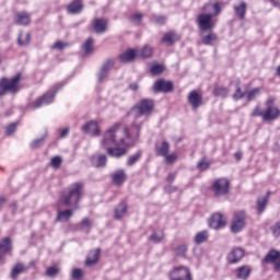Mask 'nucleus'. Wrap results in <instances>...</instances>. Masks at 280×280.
Instances as JSON below:
<instances>
[{"label": "nucleus", "instance_id": "1", "mask_svg": "<svg viewBox=\"0 0 280 280\" xmlns=\"http://www.w3.org/2000/svg\"><path fill=\"white\" fill-rule=\"evenodd\" d=\"M141 127L135 125L131 129H120L118 126L109 128L101 141V147L107 151L109 156L121 159L128 154L126 148H132L139 139Z\"/></svg>", "mask_w": 280, "mask_h": 280}, {"label": "nucleus", "instance_id": "2", "mask_svg": "<svg viewBox=\"0 0 280 280\" xmlns=\"http://www.w3.org/2000/svg\"><path fill=\"white\" fill-rule=\"evenodd\" d=\"M83 189L84 184L82 183H74L70 185L68 190L61 197L63 205H67V207H74V209H78V203L82 198Z\"/></svg>", "mask_w": 280, "mask_h": 280}, {"label": "nucleus", "instance_id": "3", "mask_svg": "<svg viewBox=\"0 0 280 280\" xmlns=\"http://www.w3.org/2000/svg\"><path fill=\"white\" fill-rule=\"evenodd\" d=\"M20 82H21V73H18L11 79H8V78L0 79V97H3V95H8V93L15 95V93L20 91V88H19Z\"/></svg>", "mask_w": 280, "mask_h": 280}, {"label": "nucleus", "instance_id": "4", "mask_svg": "<svg viewBox=\"0 0 280 280\" xmlns=\"http://www.w3.org/2000/svg\"><path fill=\"white\" fill-rule=\"evenodd\" d=\"M253 115L254 117H261L262 121H275L279 119L280 109L277 106H267L265 109L256 107Z\"/></svg>", "mask_w": 280, "mask_h": 280}, {"label": "nucleus", "instance_id": "5", "mask_svg": "<svg viewBox=\"0 0 280 280\" xmlns=\"http://www.w3.org/2000/svg\"><path fill=\"white\" fill-rule=\"evenodd\" d=\"M212 191L217 198L229 196V192L231 191V182L224 177L214 180L212 184Z\"/></svg>", "mask_w": 280, "mask_h": 280}, {"label": "nucleus", "instance_id": "6", "mask_svg": "<svg viewBox=\"0 0 280 280\" xmlns=\"http://www.w3.org/2000/svg\"><path fill=\"white\" fill-rule=\"evenodd\" d=\"M197 24L201 32H213L215 22L213 21V13H201L197 16Z\"/></svg>", "mask_w": 280, "mask_h": 280}, {"label": "nucleus", "instance_id": "7", "mask_svg": "<svg viewBox=\"0 0 280 280\" xmlns=\"http://www.w3.org/2000/svg\"><path fill=\"white\" fill-rule=\"evenodd\" d=\"M246 226V212L238 211L234 214L231 224L232 233H240Z\"/></svg>", "mask_w": 280, "mask_h": 280}, {"label": "nucleus", "instance_id": "8", "mask_svg": "<svg viewBox=\"0 0 280 280\" xmlns=\"http://www.w3.org/2000/svg\"><path fill=\"white\" fill-rule=\"evenodd\" d=\"M170 280H191V271L186 266L175 267L170 272Z\"/></svg>", "mask_w": 280, "mask_h": 280}, {"label": "nucleus", "instance_id": "9", "mask_svg": "<svg viewBox=\"0 0 280 280\" xmlns=\"http://www.w3.org/2000/svg\"><path fill=\"white\" fill-rule=\"evenodd\" d=\"M153 91L155 93H173L174 92V83L172 81H167L165 79L156 80L153 84Z\"/></svg>", "mask_w": 280, "mask_h": 280}, {"label": "nucleus", "instance_id": "10", "mask_svg": "<svg viewBox=\"0 0 280 280\" xmlns=\"http://www.w3.org/2000/svg\"><path fill=\"white\" fill-rule=\"evenodd\" d=\"M264 264H272L276 272H280V252L277 249H270L262 259Z\"/></svg>", "mask_w": 280, "mask_h": 280}, {"label": "nucleus", "instance_id": "11", "mask_svg": "<svg viewBox=\"0 0 280 280\" xmlns=\"http://www.w3.org/2000/svg\"><path fill=\"white\" fill-rule=\"evenodd\" d=\"M60 91V88H57L55 90H49L44 95L39 96L36 101L34 106H47L49 104H54V100L56 97V93Z\"/></svg>", "mask_w": 280, "mask_h": 280}, {"label": "nucleus", "instance_id": "12", "mask_svg": "<svg viewBox=\"0 0 280 280\" xmlns=\"http://www.w3.org/2000/svg\"><path fill=\"white\" fill-rule=\"evenodd\" d=\"M209 226L214 231L224 229V226H226V219H224V215H222V213H214L209 220Z\"/></svg>", "mask_w": 280, "mask_h": 280}, {"label": "nucleus", "instance_id": "13", "mask_svg": "<svg viewBox=\"0 0 280 280\" xmlns=\"http://www.w3.org/2000/svg\"><path fill=\"white\" fill-rule=\"evenodd\" d=\"M92 27L95 34H106L108 30V20L104 18H97L92 21Z\"/></svg>", "mask_w": 280, "mask_h": 280}, {"label": "nucleus", "instance_id": "14", "mask_svg": "<svg viewBox=\"0 0 280 280\" xmlns=\"http://www.w3.org/2000/svg\"><path fill=\"white\" fill-rule=\"evenodd\" d=\"M245 252L242 247H236L228 255V264H237L244 257Z\"/></svg>", "mask_w": 280, "mask_h": 280}, {"label": "nucleus", "instance_id": "15", "mask_svg": "<svg viewBox=\"0 0 280 280\" xmlns=\"http://www.w3.org/2000/svg\"><path fill=\"white\" fill-rule=\"evenodd\" d=\"M81 130L86 132V135H91L92 137H97L100 135V126L97 125V121L94 120L88 121L81 127Z\"/></svg>", "mask_w": 280, "mask_h": 280}, {"label": "nucleus", "instance_id": "16", "mask_svg": "<svg viewBox=\"0 0 280 280\" xmlns=\"http://www.w3.org/2000/svg\"><path fill=\"white\" fill-rule=\"evenodd\" d=\"M68 14H82L84 11V2L82 0H72L68 7Z\"/></svg>", "mask_w": 280, "mask_h": 280}, {"label": "nucleus", "instance_id": "17", "mask_svg": "<svg viewBox=\"0 0 280 280\" xmlns=\"http://www.w3.org/2000/svg\"><path fill=\"white\" fill-rule=\"evenodd\" d=\"M154 110L153 106H135L131 108L130 115L135 117H141V115H152Z\"/></svg>", "mask_w": 280, "mask_h": 280}, {"label": "nucleus", "instance_id": "18", "mask_svg": "<svg viewBox=\"0 0 280 280\" xmlns=\"http://www.w3.org/2000/svg\"><path fill=\"white\" fill-rule=\"evenodd\" d=\"M10 250H12V241H10L9 237H5L0 242V264L5 261V255H3V253H10Z\"/></svg>", "mask_w": 280, "mask_h": 280}, {"label": "nucleus", "instance_id": "19", "mask_svg": "<svg viewBox=\"0 0 280 280\" xmlns=\"http://www.w3.org/2000/svg\"><path fill=\"white\" fill-rule=\"evenodd\" d=\"M246 10H248V4L245 1L234 5V14L240 21L246 19Z\"/></svg>", "mask_w": 280, "mask_h": 280}, {"label": "nucleus", "instance_id": "20", "mask_svg": "<svg viewBox=\"0 0 280 280\" xmlns=\"http://www.w3.org/2000/svg\"><path fill=\"white\" fill-rule=\"evenodd\" d=\"M101 254H102V249L100 248L91 250L86 257L85 266H94V264H97V261H100Z\"/></svg>", "mask_w": 280, "mask_h": 280}, {"label": "nucleus", "instance_id": "21", "mask_svg": "<svg viewBox=\"0 0 280 280\" xmlns=\"http://www.w3.org/2000/svg\"><path fill=\"white\" fill-rule=\"evenodd\" d=\"M32 22V18L30 13L22 11L15 14V23L16 25H30Z\"/></svg>", "mask_w": 280, "mask_h": 280}, {"label": "nucleus", "instance_id": "22", "mask_svg": "<svg viewBox=\"0 0 280 280\" xmlns=\"http://www.w3.org/2000/svg\"><path fill=\"white\" fill-rule=\"evenodd\" d=\"M128 211V203L126 201H121L115 209V214L114 218L116 220H121L125 215L126 212Z\"/></svg>", "mask_w": 280, "mask_h": 280}, {"label": "nucleus", "instance_id": "23", "mask_svg": "<svg viewBox=\"0 0 280 280\" xmlns=\"http://www.w3.org/2000/svg\"><path fill=\"white\" fill-rule=\"evenodd\" d=\"M188 102L192 106H201L202 104V95L198 93L197 91H191L188 94Z\"/></svg>", "mask_w": 280, "mask_h": 280}, {"label": "nucleus", "instance_id": "24", "mask_svg": "<svg viewBox=\"0 0 280 280\" xmlns=\"http://www.w3.org/2000/svg\"><path fill=\"white\" fill-rule=\"evenodd\" d=\"M31 40H32V34L30 33L24 34L23 31L19 33L18 45L20 47H28Z\"/></svg>", "mask_w": 280, "mask_h": 280}, {"label": "nucleus", "instance_id": "25", "mask_svg": "<svg viewBox=\"0 0 280 280\" xmlns=\"http://www.w3.org/2000/svg\"><path fill=\"white\" fill-rule=\"evenodd\" d=\"M250 272H252L250 266L244 265L237 268L236 278L246 280L248 279V277H250Z\"/></svg>", "mask_w": 280, "mask_h": 280}, {"label": "nucleus", "instance_id": "26", "mask_svg": "<svg viewBox=\"0 0 280 280\" xmlns=\"http://www.w3.org/2000/svg\"><path fill=\"white\" fill-rule=\"evenodd\" d=\"M137 58L135 49H128L119 56L120 62H132Z\"/></svg>", "mask_w": 280, "mask_h": 280}, {"label": "nucleus", "instance_id": "27", "mask_svg": "<svg viewBox=\"0 0 280 280\" xmlns=\"http://www.w3.org/2000/svg\"><path fill=\"white\" fill-rule=\"evenodd\" d=\"M158 156H167L170 154V142L163 141L161 145L155 147Z\"/></svg>", "mask_w": 280, "mask_h": 280}, {"label": "nucleus", "instance_id": "28", "mask_svg": "<svg viewBox=\"0 0 280 280\" xmlns=\"http://www.w3.org/2000/svg\"><path fill=\"white\" fill-rule=\"evenodd\" d=\"M106 155H93L91 158V163L93 165V167H104V165H106Z\"/></svg>", "mask_w": 280, "mask_h": 280}, {"label": "nucleus", "instance_id": "29", "mask_svg": "<svg viewBox=\"0 0 280 280\" xmlns=\"http://www.w3.org/2000/svg\"><path fill=\"white\" fill-rule=\"evenodd\" d=\"M269 198H270V192H268L266 196L259 197L257 199L258 213H264V211H266V206L268 205V199Z\"/></svg>", "mask_w": 280, "mask_h": 280}, {"label": "nucleus", "instance_id": "30", "mask_svg": "<svg viewBox=\"0 0 280 280\" xmlns=\"http://www.w3.org/2000/svg\"><path fill=\"white\" fill-rule=\"evenodd\" d=\"M27 268L22 262H18L14 265V267L11 270V279H16L19 275H22V272H25Z\"/></svg>", "mask_w": 280, "mask_h": 280}, {"label": "nucleus", "instance_id": "31", "mask_svg": "<svg viewBox=\"0 0 280 280\" xmlns=\"http://www.w3.org/2000/svg\"><path fill=\"white\" fill-rule=\"evenodd\" d=\"M261 95V89L255 88L250 91L245 92L246 102H253V100H257Z\"/></svg>", "mask_w": 280, "mask_h": 280}, {"label": "nucleus", "instance_id": "32", "mask_svg": "<svg viewBox=\"0 0 280 280\" xmlns=\"http://www.w3.org/2000/svg\"><path fill=\"white\" fill-rule=\"evenodd\" d=\"M127 178L126 172L124 170H119L113 175V180L116 183V185H121V183H125Z\"/></svg>", "mask_w": 280, "mask_h": 280}, {"label": "nucleus", "instance_id": "33", "mask_svg": "<svg viewBox=\"0 0 280 280\" xmlns=\"http://www.w3.org/2000/svg\"><path fill=\"white\" fill-rule=\"evenodd\" d=\"M178 40V36L174 32H170L164 34L162 38V43H166V45H174Z\"/></svg>", "mask_w": 280, "mask_h": 280}, {"label": "nucleus", "instance_id": "34", "mask_svg": "<svg viewBox=\"0 0 280 280\" xmlns=\"http://www.w3.org/2000/svg\"><path fill=\"white\" fill-rule=\"evenodd\" d=\"M142 152L141 150H138L135 154L130 155L127 160V166L132 167V165H136L138 161L141 160Z\"/></svg>", "mask_w": 280, "mask_h": 280}, {"label": "nucleus", "instance_id": "35", "mask_svg": "<svg viewBox=\"0 0 280 280\" xmlns=\"http://www.w3.org/2000/svg\"><path fill=\"white\" fill-rule=\"evenodd\" d=\"M218 40V35L210 31V33L201 38L203 45H213Z\"/></svg>", "mask_w": 280, "mask_h": 280}, {"label": "nucleus", "instance_id": "36", "mask_svg": "<svg viewBox=\"0 0 280 280\" xmlns=\"http://www.w3.org/2000/svg\"><path fill=\"white\" fill-rule=\"evenodd\" d=\"M71 215H73V211L71 210L59 211L56 222H67V220H70Z\"/></svg>", "mask_w": 280, "mask_h": 280}, {"label": "nucleus", "instance_id": "37", "mask_svg": "<svg viewBox=\"0 0 280 280\" xmlns=\"http://www.w3.org/2000/svg\"><path fill=\"white\" fill-rule=\"evenodd\" d=\"M163 237H165V234L160 230L158 232H153L149 240L150 242H153V244H161V242H163Z\"/></svg>", "mask_w": 280, "mask_h": 280}, {"label": "nucleus", "instance_id": "38", "mask_svg": "<svg viewBox=\"0 0 280 280\" xmlns=\"http://www.w3.org/2000/svg\"><path fill=\"white\" fill-rule=\"evenodd\" d=\"M207 240H209V232H207V231L198 232L195 235L196 244H202V243L207 242Z\"/></svg>", "mask_w": 280, "mask_h": 280}, {"label": "nucleus", "instance_id": "39", "mask_svg": "<svg viewBox=\"0 0 280 280\" xmlns=\"http://www.w3.org/2000/svg\"><path fill=\"white\" fill-rule=\"evenodd\" d=\"M153 49L151 46L145 45L142 49L138 51L139 58H150L152 56Z\"/></svg>", "mask_w": 280, "mask_h": 280}, {"label": "nucleus", "instance_id": "40", "mask_svg": "<svg viewBox=\"0 0 280 280\" xmlns=\"http://www.w3.org/2000/svg\"><path fill=\"white\" fill-rule=\"evenodd\" d=\"M95 43V40L93 39V37H89L83 46L82 49L84 51V54H91V51H93V44Z\"/></svg>", "mask_w": 280, "mask_h": 280}, {"label": "nucleus", "instance_id": "41", "mask_svg": "<svg viewBox=\"0 0 280 280\" xmlns=\"http://www.w3.org/2000/svg\"><path fill=\"white\" fill-rule=\"evenodd\" d=\"M130 23H132L133 25H141V22L143 21V14L141 13H133L130 18H129Z\"/></svg>", "mask_w": 280, "mask_h": 280}, {"label": "nucleus", "instance_id": "42", "mask_svg": "<svg viewBox=\"0 0 280 280\" xmlns=\"http://www.w3.org/2000/svg\"><path fill=\"white\" fill-rule=\"evenodd\" d=\"M207 8H212L214 10L213 16H218L220 12H222V7L220 5V2H215L213 4H206L203 7V10H207Z\"/></svg>", "mask_w": 280, "mask_h": 280}, {"label": "nucleus", "instance_id": "43", "mask_svg": "<svg viewBox=\"0 0 280 280\" xmlns=\"http://www.w3.org/2000/svg\"><path fill=\"white\" fill-rule=\"evenodd\" d=\"M91 226H93V222L90 221L89 218H84L79 224V229H81V231H89Z\"/></svg>", "mask_w": 280, "mask_h": 280}, {"label": "nucleus", "instance_id": "44", "mask_svg": "<svg viewBox=\"0 0 280 280\" xmlns=\"http://www.w3.org/2000/svg\"><path fill=\"white\" fill-rule=\"evenodd\" d=\"M59 272H60V268L56 266L48 267L46 269V277H50V278L58 277Z\"/></svg>", "mask_w": 280, "mask_h": 280}, {"label": "nucleus", "instance_id": "45", "mask_svg": "<svg viewBox=\"0 0 280 280\" xmlns=\"http://www.w3.org/2000/svg\"><path fill=\"white\" fill-rule=\"evenodd\" d=\"M45 139H47V131L45 132V135L42 138L35 139L31 143V148H33V150H36V148H40V145H43V143H45Z\"/></svg>", "mask_w": 280, "mask_h": 280}, {"label": "nucleus", "instance_id": "46", "mask_svg": "<svg viewBox=\"0 0 280 280\" xmlns=\"http://www.w3.org/2000/svg\"><path fill=\"white\" fill-rule=\"evenodd\" d=\"M213 94L218 97H226L229 95V89L226 88H215Z\"/></svg>", "mask_w": 280, "mask_h": 280}, {"label": "nucleus", "instance_id": "47", "mask_svg": "<svg viewBox=\"0 0 280 280\" xmlns=\"http://www.w3.org/2000/svg\"><path fill=\"white\" fill-rule=\"evenodd\" d=\"M50 165L51 167H54L55 170H58V167H60L62 165V158L57 155V156H54L51 160H50Z\"/></svg>", "mask_w": 280, "mask_h": 280}, {"label": "nucleus", "instance_id": "48", "mask_svg": "<svg viewBox=\"0 0 280 280\" xmlns=\"http://www.w3.org/2000/svg\"><path fill=\"white\" fill-rule=\"evenodd\" d=\"M165 158V163H167L168 165H172V163H176V161H178V154L176 153H171V154H166L164 155Z\"/></svg>", "mask_w": 280, "mask_h": 280}, {"label": "nucleus", "instance_id": "49", "mask_svg": "<svg viewBox=\"0 0 280 280\" xmlns=\"http://www.w3.org/2000/svg\"><path fill=\"white\" fill-rule=\"evenodd\" d=\"M115 67V59H107L101 67L104 71L110 72V68Z\"/></svg>", "mask_w": 280, "mask_h": 280}, {"label": "nucleus", "instance_id": "50", "mask_svg": "<svg viewBox=\"0 0 280 280\" xmlns=\"http://www.w3.org/2000/svg\"><path fill=\"white\" fill-rule=\"evenodd\" d=\"M244 97H246V92H242V88L238 86L233 94V100L237 102L238 100H244Z\"/></svg>", "mask_w": 280, "mask_h": 280}, {"label": "nucleus", "instance_id": "51", "mask_svg": "<svg viewBox=\"0 0 280 280\" xmlns=\"http://www.w3.org/2000/svg\"><path fill=\"white\" fill-rule=\"evenodd\" d=\"M106 78H108V71L101 68L97 74L98 84H102Z\"/></svg>", "mask_w": 280, "mask_h": 280}, {"label": "nucleus", "instance_id": "52", "mask_svg": "<svg viewBox=\"0 0 280 280\" xmlns=\"http://www.w3.org/2000/svg\"><path fill=\"white\" fill-rule=\"evenodd\" d=\"M152 75H159L163 73V66L161 65H154L150 69Z\"/></svg>", "mask_w": 280, "mask_h": 280}, {"label": "nucleus", "instance_id": "53", "mask_svg": "<svg viewBox=\"0 0 280 280\" xmlns=\"http://www.w3.org/2000/svg\"><path fill=\"white\" fill-rule=\"evenodd\" d=\"M209 162L207 160H201L198 162L197 167L199 172H206V170H209Z\"/></svg>", "mask_w": 280, "mask_h": 280}, {"label": "nucleus", "instance_id": "54", "mask_svg": "<svg viewBox=\"0 0 280 280\" xmlns=\"http://www.w3.org/2000/svg\"><path fill=\"white\" fill-rule=\"evenodd\" d=\"M176 255H178L179 257H185L186 253H187V245H179L176 249H175Z\"/></svg>", "mask_w": 280, "mask_h": 280}, {"label": "nucleus", "instance_id": "55", "mask_svg": "<svg viewBox=\"0 0 280 280\" xmlns=\"http://www.w3.org/2000/svg\"><path fill=\"white\" fill-rule=\"evenodd\" d=\"M271 232L275 237H280V222L271 226Z\"/></svg>", "mask_w": 280, "mask_h": 280}, {"label": "nucleus", "instance_id": "56", "mask_svg": "<svg viewBox=\"0 0 280 280\" xmlns=\"http://www.w3.org/2000/svg\"><path fill=\"white\" fill-rule=\"evenodd\" d=\"M82 275H84V272L82 271V269H73L72 270V279L74 280H79V279H82Z\"/></svg>", "mask_w": 280, "mask_h": 280}, {"label": "nucleus", "instance_id": "57", "mask_svg": "<svg viewBox=\"0 0 280 280\" xmlns=\"http://www.w3.org/2000/svg\"><path fill=\"white\" fill-rule=\"evenodd\" d=\"M16 126H18L16 122H12L11 125H9V126L5 128L7 135H14V132H16Z\"/></svg>", "mask_w": 280, "mask_h": 280}, {"label": "nucleus", "instance_id": "58", "mask_svg": "<svg viewBox=\"0 0 280 280\" xmlns=\"http://www.w3.org/2000/svg\"><path fill=\"white\" fill-rule=\"evenodd\" d=\"M154 100L151 98H143L140 101L139 106H154Z\"/></svg>", "mask_w": 280, "mask_h": 280}, {"label": "nucleus", "instance_id": "59", "mask_svg": "<svg viewBox=\"0 0 280 280\" xmlns=\"http://www.w3.org/2000/svg\"><path fill=\"white\" fill-rule=\"evenodd\" d=\"M65 47H67V44L58 40L54 44V49H58L59 51H62V49H65Z\"/></svg>", "mask_w": 280, "mask_h": 280}, {"label": "nucleus", "instance_id": "60", "mask_svg": "<svg viewBox=\"0 0 280 280\" xmlns=\"http://www.w3.org/2000/svg\"><path fill=\"white\" fill-rule=\"evenodd\" d=\"M166 20L167 18H165V15L155 16V23H159V25H163V23H165Z\"/></svg>", "mask_w": 280, "mask_h": 280}, {"label": "nucleus", "instance_id": "61", "mask_svg": "<svg viewBox=\"0 0 280 280\" xmlns=\"http://www.w3.org/2000/svg\"><path fill=\"white\" fill-rule=\"evenodd\" d=\"M69 135V127L62 129V130H59V137L60 139H65V137H67Z\"/></svg>", "mask_w": 280, "mask_h": 280}, {"label": "nucleus", "instance_id": "62", "mask_svg": "<svg viewBox=\"0 0 280 280\" xmlns=\"http://www.w3.org/2000/svg\"><path fill=\"white\" fill-rule=\"evenodd\" d=\"M166 180L167 183H174L176 180V173H170Z\"/></svg>", "mask_w": 280, "mask_h": 280}, {"label": "nucleus", "instance_id": "63", "mask_svg": "<svg viewBox=\"0 0 280 280\" xmlns=\"http://www.w3.org/2000/svg\"><path fill=\"white\" fill-rule=\"evenodd\" d=\"M129 89L131 91H139V84L138 83H130Z\"/></svg>", "mask_w": 280, "mask_h": 280}, {"label": "nucleus", "instance_id": "64", "mask_svg": "<svg viewBox=\"0 0 280 280\" xmlns=\"http://www.w3.org/2000/svg\"><path fill=\"white\" fill-rule=\"evenodd\" d=\"M266 106H275V98L269 97V98L267 100Z\"/></svg>", "mask_w": 280, "mask_h": 280}]
</instances>
